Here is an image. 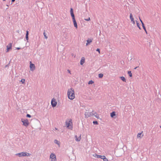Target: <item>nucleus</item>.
<instances>
[{
  "label": "nucleus",
  "mask_w": 161,
  "mask_h": 161,
  "mask_svg": "<svg viewBox=\"0 0 161 161\" xmlns=\"http://www.w3.org/2000/svg\"><path fill=\"white\" fill-rule=\"evenodd\" d=\"M67 94L69 99H73L75 97L74 89L72 88L69 89L68 91Z\"/></svg>",
  "instance_id": "obj_1"
},
{
  "label": "nucleus",
  "mask_w": 161,
  "mask_h": 161,
  "mask_svg": "<svg viewBox=\"0 0 161 161\" xmlns=\"http://www.w3.org/2000/svg\"><path fill=\"white\" fill-rule=\"evenodd\" d=\"M16 156H18L19 157L25 156H30L31 154L26 152H22L21 153H16L15 154Z\"/></svg>",
  "instance_id": "obj_2"
},
{
  "label": "nucleus",
  "mask_w": 161,
  "mask_h": 161,
  "mask_svg": "<svg viewBox=\"0 0 161 161\" xmlns=\"http://www.w3.org/2000/svg\"><path fill=\"white\" fill-rule=\"evenodd\" d=\"M65 124L67 127L71 130L73 128L72 123L71 119L68 122L66 121Z\"/></svg>",
  "instance_id": "obj_3"
},
{
  "label": "nucleus",
  "mask_w": 161,
  "mask_h": 161,
  "mask_svg": "<svg viewBox=\"0 0 161 161\" xmlns=\"http://www.w3.org/2000/svg\"><path fill=\"white\" fill-rule=\"evenodd\" d=\"M94 115L93 113H92L91 112H89L87 110H86V112L85 113V117L86 118H88L91 116H93Z\"/></svg>",
  "instance_id": "obj_4"
},
{
  "label": "nucleus",
  "mask_w": 161,
  "mask_h": 161,
  "mask_svg": "<svg viewBox=\"0 0 161 161\" xmlns=\"http://www.w3.org/2000/svg\"><path fill=\"white\" fill-rule=\"evenodd\" d=\"M21 122L23 123V125L27 127L29 125V123L27 119H21Z\"/></svg>",
  "instance_id": "obj_5"
},
{
  "label": "nucleus",
  "mask_w": 161,
  "mask_h": 161,
  "mask_svg": "<svg viewBox=\"0 0 161 161\" xmlns=\"http://www.w3.org/2000/svg\"><path fill=\"white\" fill-rule=\"evenodd\" d=\"M50 158L51 159V161H56L57 160L56 156L53 153L51 154Z\"/></svg>",
  "instance_id": "obj_6"
},
{
  "label": "nucleus",
  "mask_w": 161,
  "mask_h": 161,
  "mask_svg": "<svg viewBox=\"0 0 161 161\" xmlns=\"http://www.w3.org/2000/svg\"><path fill=\"white\" fill-rule=\"evenodd\" d=\"M30 68L31 70L33 71L35 69V65L32 63L31 62H30Z\"/></svg>",
  "instance_id": "obj_7"
},
{
  "label": "nucleus",
  "mask_w": 161,
  "mask_h": 161,
  "mask_svg": "<svg viewBox=\"0 0 161 161\" xmlns=\"http://www.w3.org/2000/svg\"><path fill=\"white\" fill-rule=\"evenodd\" d=\"M12 47V44L11 43H9L8 45L7 46V51L6 52H8L9 49H11Z\"/></svg>",
  "instance_id": "obj_8"
},
{
  "label": "nucleus",
  "mask_w": 161,
  "mask_h": 161,
  "mask_svg": "<svg viewBox=\"0 0 161 161\" xmlns=\"http://www.w3.org/2000/svg\"><path fill=\"white\" fill-rule=\"evenodd\" d=\"M70 13L72 17V19H75V15H74V14L73 13V9L72 8H70Z\"/></svg>",
  "instance_id": "obj_9"
},
{
  "label": "nucleus",
  "mask_w": 161,
  "mask_h": 161,
  "mask_svg": "<svg viewBox=\"0 0 161 161\" xmlns=\"http://www.w3.org/2000/svg\"><path fill=\"white\" fill-rule=\"evenodd\" d=\"M70 13L72 17V19H75V15H74V14L73 13V9L72 8H70Z\"/></svg>",
  "instance_id": "obj_10"
},
{
  "label": "nucleus",
  "mask_w": 161,
  "mask_h": 161,
  "mask_svg": "<svg viewBox=\"0 0 161 161\" xmlns=\"http://www.w3.org/2000/svg\"><path fill=\"white\" fill-rule=\"evenodd\" d=\"M70 13L72 17V19H75V15H74V14L73 13V9L72 8H70Z\"/></svg>",
  "instance_id": "obj_11"
},
{
  "label": "nucleus",
  "mask_w": 161,
  "mask_h": 161,
  "mask_svg": "<svg viewBox=\"0 0 161 161\" xmlns=\"http://www.w3.org/2000/svg\"><path fill=\"white\" fill-rule=\"evenodd\" d=\"M70 13L72 17V19H75V15H74V14L73 13V9L72 8H70Z\"/></svg>",
  "instance_id": "obj_12"
},
{
  "label": "nucleus",
  "mask_w": 161,
  "mask_h": 161,
  "mask_svg": "<svg viewBox=\"0 0 161 161\" xmlns=\"http://www.w3.org/2000/svg\"><path fill=\"white\" fill-rule=\"evenodd\" d=\"M70 13L72 17V19H75V15H74V14L73 13V9L72 8H70Z\"/></svg>",
  "instance_id": "obj_13"
},
{
  "label": "nucleus",
  "mask_w": 161,
  "mask_h": 161,
  "mask_svg": "<svg viewBox=\"0 0 161 161\" xmlns=\"http://www.w3.org/2000/svg\"><path fill=\"white\" fill-rule=\"evenodd\" d=\"M130 19L131 20V22L132 23L134 24H135V22L134 19V18L133 17L132 14L131 13H130Z\"/></svg>",
  "instance_id": "obj_14"
},
{
  "label": "nucleus",
  "mask_w": 161,
  "mask_h": 161,
  "mask_svg": "<svg viewBox=\"0 0 161 161\" xmlns=\"http://www.w3.org/2000/svg\"><path fill=\"white\" fill-rule=\"evenodd\" d=\"M51 103L52 107H54L56 106L57 102L54 100L52 99L51 101Z\"/></svg>",
  "instance_id": "obj_15"
},
{
  "label": "nucleus",
  "mask_w": 161,
  "mask_h": 161,
  "mask_svg": "<svg viewBox=\"0 0 161 161\" xmlns=\"http://www.w3.org/2000/svg\"><path fill=\"white\" fill-rule=\"evenodd\" d=\"M92 39H88L86 40L87 43L86 44V46H87L88 44H89L91 42H92Z\"/></svg>",
  "instance_id": "obj_16"
},
{
  "label": "nucleus",
  "mask_w": 161,
  "mask_h": 161,
  "mask_svg": "<svg viewBox=\"0 0 161 161\" xmlns=\"http://www.w3.org/2000/svg\"><path fill=\"white\" fill-rule=\"evenodd\" d=\"M93 156L95 157H96L97 158H100L101 159L103 157H104L103 156H101V155H97L96 153L94 154L93 155Z\"/></svg>",
  "instance_id": "obj_17"
},
{
  "label": "nucleus",
  "mask_w": 161,
  "mask_h": 161,
  "mask_svg": "<svg viewBox=\"0 0 161 161\" xmlns=\"http://www.w3.org/2000/svg\"><path fill=\"white\" fill-rule=\"evenodd\" d=\"M81 135L78 137L76 135L75 136V140L77 142H79L80 141L81 139Z\"/></svg>",
  "instance_id": "obj_18"
},
{
  "label": "nucleus",
  "mask_w": 161,
  "mask_h": 161,
  "mask_svg": "<svg viewBox=\"0 0 161 161\" xmlns=\"http://www.w3.org/2000/svg\"><path fill=\"white\" fill-rule=\"evenodd\" d=\"M73 19V23H74V26H75V27L76 28H77V23H76V22L75 20V19Z\"/></svg>",
  "instance_id": "obj_19"
},
{
  "label": "nucleus",
  "mask_w": 161,
  "mask_h": 161,
  "mask_svg": "<svg viewBox=\"0 0 161 161\" xmlns=\"http://www.w3.org/2000/svg\"><path fill=\"white\" fill-rule=\"evenodd\" d=\"M85 62V59L84 57H82L81 58L80 64L81 65H82Z\"/></svg>",
  "instance_id": "obj_20"
},
{
  "label": "nucleus",
  "mask_w": 161,
  "mask_h": 161,
  "mask_svg": "<svg viewBox=\"0 0 161 161\" xmlns=\"http://www.w3.org/2000/svg\"><path fill=\"white\" fill-rule=\"evenodd\" d=\"M54 142L55 144H56L58 145L59 147L60 146V142L59 141H58L57 140H55L54 141Z\"/></svg>",
  "instance_id": "obj_21"
},
{
  "label": "nucleus",
  "mask_w": 161,
  "mask_h": 161,
  "mask_svg": "<svg viewBox=\"0 0 161 161\" xmlns=\"http://www.w3.org/2000/svg\"><path fill=\"white\" fill-rule=\"evenodd\" d=\"M28 35H29V32L28 31H26V34L25 35V38L26 40L28 41L29 38H28Z\"/></svg>",
  "instance_id": "obj_22"
},
{
  "label": "nucleus",
  "mask_w": 161,
  "mask_h": 161,
  "mask_svg": "<svg viewBox=\"0 0 161 161\" xmlns=\"http://www.w3.org/2000/svg\"><path fill=\"white\" fill-rule=\"evenodd\" d=\"M116 114L115 112H113L110 114V116L111 117L113 118L114 116H115Z\"/></svg>",
  "instance_id": "obj_23"
},
{
  "label": "nucleus",
  "mask_w": 161,
  "mask_h": 161,
  "mask_svg": "<svg viewBox=\"0 0 161 161\" xmlns=\"http://www.w3.org/2000/svg\"><path fill=\"white\" fill-rule=\"evenodd\" d=\"M103 157L102 159H103V161H108V159L105 157V156H103Z\"/></svg>",
  "instance_id": "obj_24"
},
{
  "label": "nucleus",
  "mask_w": 161,
  "mask_h": 161,
  "mask_svg": "<svg viewBox=\"0 0 161 161\" xmlns=\"http://www.w3.org/2000/svg\"><path fill=\"white\" fill-rule=\"evenodd\" d=\"M141 134H142V133H138L137 135V138H141L142 136H143V135H142V137H141Z\"/></svg>",
  "instance_id": "obj_25"
},
{
  "label": "nucleus",
  "mask_w": 161,
  "mask_h": 161,
  "mask_svg": "<svg viewBox=\"0 0 161 161\" xmlns=\"http://www.w3.org/2000/svg\"><path fill=\"white\" fill-rule=\"evenodd\" d=\"M120 79L123 81H124V82H125L126 81V79H125V78L124 77H123V76L121 77H120Z\"/></svg>",
  "instance_id": "obj_26"
},
{
  "label": "nucleus",
  "mask_w": 161,
  "mask_h": 161,
  "mask_svg": "<svg viewBox=\"0 0 161 161\" xmlns=\"http://www.w3.org/2000/svg\"><path fill=\"white\" fill-rule=\"evenodd\" d=\"M94 114V115H93V116H95L96 118H97L98 119H99V117L98 115V114H97L96 113Z\"/></svg>",
  "instance_id": "obj_27"
},
{
  "label": "nucleus",
  "mask_w": 161,
  "mask_h": 161,
  "mask_svg": "<svg viewBox=\"0 0 161 161\" xmlns=\"http://www.w3.org/2000/svg\"><path fill=\"white\" fill-rule=\"evenodd\" d=\"M103 74L100 73L98 75V77L99 78H102L103 77Z\"/></svg>",
  "instance_id": "obj_28"
},
{
  "label": "nucleus",
  "mask_w": 161,
  "mask_h": 161,
  "mask_svg": "<svg viewBox=\"0 0 161 161\" xmlns=\"http://www.w3.org/2000/svg\"><path fill=\"white\" fill-rule=\"evenodd\" d=\"M136 25H137V27L139 28L140 29H141V27H140V24H139V23L138 22V21H136Z\"/></svg>",
  "instance_id": "obj_29"
},
{
  "label": "nucleus",
  "mask_w": 161,
  "mask_h": 161,
  "mask_svg": "<svg viewBox=\"0 0 161 161\" xmlns=\"http://www.w3.org/2000/svg\"><path fill=\"white\" fill-rule=\"evenodd\" d=\"M128 73L130 77H131L132 76V74L131 71H128Z\"/></svg>",
  "instance_id": "obj_30"
},
{
  "label": "nucleus",
  "mask_w": 161,
  "mask_h": 161,
  "mask_svg": "<svg viewBox=\"0 0 161 161\" xmlns=\"http://www.w3.org/2000/svg\"><path fill=\"white\" fill-rule=\"evenodd\" d=\"M43 35L45 39H47V36L46 35V34L45 32L43 33Z\"/></svg>",
  "instance_id": "obj_31"
},
{
  "label": "nucleus",
  "mask_w": 161,
  "mask_h": 161,
  "mask_svg": "<svg viewBox=\"0 0 161 161\" xmlns=\"http://www.w3.org/2000/svg\"><path fill=\"white\" fill-rule=\"evenodd\" d=\"M94 82V81H93L92 80H91L89 81L88 84H93Z\"/></svg>",
  "instance_id": "obj_32"
},
{
  "label": "nucleus",
  "mask_w": 161,
  "mask_h": 161,
  "mask_svg": "<svg viewBox=\"0 0 161 161\" xmlns=\"http://www.w3.org/2000/svg\"><path fill=\"white\" fill-rule=\"evenodd\" d=\"M25 80L24 79H22L21 80H20V81L22 82L23 84H24L25 83Z\"/></svg>",
  "instance_id": "obj_33"
},
{
  "label": "nucleus",
  "mask_w": 161,
  "mask_h": 161,
  "mask_svg": "<svg viewBox=\"0 0 161 161\" xmlns=\"http://www.w3.org/2000/svg\"><path fill=\"white\" fill-rule=\"evenodd\" d=\"M142 27L143 28V29H144V31H146V28H145V26L144 24V23H142Z\"/></svg>",
  "instance_id": "obj_34"
},
{
  "label": "nucleus",
  "mask_w": 161,
  "mask_h": 161,
  "mask_svg": "<svg viewBox=\"0 0 161 161\" xmlns=\"http://www.w3.org/2000/svg\"><path fill=\"white\" fill-rule=\"evenodd\" d=\"M93 123L94 124L97 125L98 124V122L97 121H93Z\"/></svg>",
  "instance_id": "obj_35"
},
{
  "label": "nucleus",
  "mask_w": 161,
  "mask_h": 161,
  "mask_svg": "<svg viewBox=\"0 0 161 161\" xmlns=\"http://www.w3.org/2000/svg\"><path fill=\"white\" fill-rule=\"evenodd\" d=\"M84 19L85 20H86V21H89L90 20V17H89L87 19Z\"/></svg>",
  "instance_id": "obj_36"
},
{
  "label": "nucleus",
  "mask_w": 161,
  "mask_h": 161,
  "mask_svg": "<svg viewBox=\"0 0 161 161\" xmlns=\"http://www.w3.org/2000/svg\"><path fill=\"white\" fill-rule=\"evenodd\" d=\"M26 117H27L31 118V116L30 114H27L26 115Z\"/></svg>",
  "instance_id": "obj_37"
},
{
  "label": "nucleus",
  "mask_w": 161,
  "mask_h": 161,
  "mask_svg": "<svg viewBox=\"0 0 161 161\" xmlns=\"http://www.w3.org/2000/svg\"><path fill=\"white\" fill-rule=\"evenodd\" d=\"M96 51L98 52L99 53H100V50L99 48H97L96 50Z\"/></svg>",
  "instance_id": "obj_38"
},
{
  "label": "nucleus",
  "mask_w": 161,
  "mask_h": 161,
  "mask_svg": "<svg viewBox=\"0 0 161 161\" xmlns=\"http://www.w3.org/2000/svg\"><path fill=\"white\" fill-rule=\"evenodd\" d=\"M139 18L140 20V21H141V23H142H142H143V22L142 20L140 19V17H139Z\"/></svg>",
  "instance_id": "obj_39"
},
{
  "label": "nucleus",
  "mask_w": 161,
  "mask_h": 161,
  "mask_svg": "<svg viewBox=\"0 0 161 161\" xmlns=\"http://www.w3.org/2000/svg\"><path fill=\"white\" fill-rule=\"evenodd\" d=\"M67 71H68V72L69 73V74H71L70 71V70H69L68 69L67 70Z\"/></svg>",
  "instance_id": "obj_40"
},
{
  "label": "nucleus",
  "mask_w": 161,
  "mask_h": 161,
  "mask_svg": "<svg viewBox=\"0 0 161 161\" xmlns=\"http://www.w3.org/2000/svg\"><path fill=\"white\" fill-rule=\"evenodd\" d=\"M20 49V48H19V47H17V49H18V50H19Z\"/></svg>",
  "instance_id": "obj_41"
},
{
  "label": "nucleus",
  "mask_w": 161,
  "mask_h": 161,
  "mask_svg": "<svg viewBox=\"0 0 161 161\" xmlns=\"http://www.w3.org/2000/svg\"><path fill=\"white\" fill-rule=\"evenodd\" d=\"M15 1V0H12V2H14Z\"/></svg>",
  "instance_id": "obj_42"
},
{
  "label": "nucleus",
  "mask_w": 161,
  "mask_h": 161,
  "mask_svg": "<svg viewBox=\"0 0 161 161\" xmlns=\"http://www.w3.org/2000/svg\"><path fill=\"white\" fill-rule=\"evenodd\" d=\"M8 65H6L5 66V67H8Z\"/></svg>",
  "instance_id": "obj_43"
},
{
  "label": "nucleus",
  "mask_w": 161,
  "mask_h": 161,
  "mask_svg": "<svg viewBox=\"0 0 161 161\" xmlns=\"http://www.w3.org/2000/svg\"><path fill=\"white\" fill-rule=\"evenodd\" d=\"M137 67H136V68H134V69H136L137 68Z\"/></svg>",
  "instance_id": "obj_44"
},
{
  "label": "nucleus",
  "mask_w": 161,
  "mask_h": 161,
  "mask_svg": "<svg viewBox=\"0 0 161 161\" xmlns=\"http://www.w3.org/2000/svg\"><path fill=\"white\" fill-rule=\"evenodd\" d=\"M6 6H8V4H7V5H6Z\"/></svg>",
  "instance_id": "obj_45"
},
{
  "label": "nucleus",
  "mask_w": 161,
  "mask_h": 161,
  "mask_svg": "<svg viewBox=\"0 0 161 161\" xmlns=\"http://www.w3.org/2000/svg\"><path fill=\"white\" fill-rule=\"evenodd\" d=\"M145 31L146 32V33H147V31H146H146Z\"/></svg>",
  "instance_id": "obj_46"
},
{
  "label": "nucleus",
  "mask_w": 161,
  "mask_h": 161,
  "mask_svg": "<svg viewBox=\"0 0 161 161\" xmlns=\"http://www.w3.org/2000/svg\"><path fill=\"white\" fill-rule=\"evenodd\" d=\"M55 130H57V129L56 128H55Z\"/></svg>",
  "instance_id": "obj_47"
},
{
  "label": "nucleus",
  "mask_w": 161,
  "mask_h": 161,
  "mask_svg": "<svg viewBox=\"0 0 161 161\" xmlns=\"http://www.w3.org/2000/svg\"><path fill=\"white\" fill-rule=\"evenodd\" d=\"M5 0H3V1H5Z\"/></svg>",
  "instance_id": "obj_48"
},
{
  "label": "nucleus",
  "mask_w": 161,
  "mask_h": 161,
  "mask_svg": "<svg viewBox=\"0 0 161 161\" xmlns=\"http://www.w3.org/2000/svg\"><path fill=\"white\" fill-rule=\"evenodd\" d=\"M160 127L161 128V126H160Z\"/></svg>",
  "instance_id": "obj_49"
}]
</instances>
